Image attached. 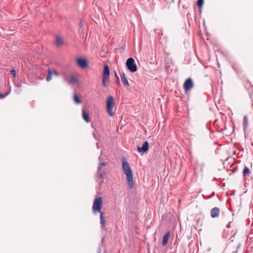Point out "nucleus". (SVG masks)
Returning a JSON list of instances; mask_svg holds the SVG:
<instances>
[{"label":"nucleus","instance_id":"16","mask_svg":"<svg viewBox=\"0 0 253 253\" xmlns=\"http://www.w3.org/2000/svg\"><path fill=\"white\" fill-rule=\"evenodd\" d=\"M250 173V169L247 166H245L243 171V176L245 177L249 175Z\"/></svg>","mask_w":253,"mask_h":253},{"label":"nucleus","instance_id":"9","mask_svg":"<svg viewBox=\"0 0 253 253\" xmlns=\"http://www.w3.org/2000/svg\"><path fill=\"white\" fill-rule=\"evenodd\" d=\"M219 209L217 207H214L211 209L210 213L212 218H215L218 216L219 214Z\"/></svg>","mask_w":253,"mask_h":253},{"label":"nucleus","instance_id":"30","mask_svg":"<svg viewBox=\"0 0 253 253\" xmlns=\"http://www.w3.org/2000/svg\"><path fill=\"white\" fill-rule=\"evenodd\" d=\"M96 147L98 149L99 148V145H98V143H96Z\"/></svg>","mask_w":253,"mask_h":253},{"label":"nucleus","instance_id":"29","mask_svg":"<svg viewBox=\"0 0 253 253\" xmlns=\"http://www.w3.org/2000/svg\"><path fill=\"white\" fill-rule=\"evenodd\" d=\"M115 76L116 77V80H117V77H118V76H117V73L116 72H115Z\"/></svg>","mask_w":253,"mask_h":253},{"label":"nucleus","instance_id":"12","mask_svg":"<svg viewBox=\"0 0 253 253\" xmlns=\"http://www.w3.org/2000/svg\"><path fill=\"white\" fill-rule=\"evenodd\" d=\"M169 234H170L169 231H168L164 236L163 238V241H162L163 246H165L167 244L168 239L169 237Z\"/></svg>","mask_w":253,"mask_h":253},{"label":"nucleus","instance_id":"24","mask_svg":"<svg viewBox=\"0 0 253 253\" xmlns=\"http://www.w3.org/2000/svg\"><path fill=\"white\" fill-rule=\"evenodd\" d=\"M107 165V162H101L99 163L98 168H102V167L106 166Z\"/></svg>","mask_w":253,"mask_h":253},{"label":"nucleus","instance_id":"18","mask_svg":"<svg viewBox=\"0 0 253 253\" xmlns=\"http://www.w3.org/2000/svg\"><path fill=\"white\" fill-rule=\"evenodd\" d=\"M100 224H101L102 227L104 228L105 220L104 218L103 213H100Z\"/></svg>","mask_w":253,"mask_h":253},{"label":"nucleus","instance_id":"14","mask_svg":"<svg viewBox=\"0 0 253 253\" xmlns=\"http://www.w3.org/2000/svg\"><path fill=\"white\" fill-rule=\"evenodd\" d=\"M121 79H122V82H123V83L126 86H128L129 85V83L126 77V75H125V74L124 73H123L121 76Z\"/></svg>","mask_w":253,"mask_h":253},{"label":"nucleus","instance_id":"5","mask_svg":"<svg viewBox=\"0 0 253 253\" xmlns=\"http://www.w3.org/2000/svg\"><path fill=\"white\" fill-rule=\"evenodd\" d=\"M194 86V83L191 78H188L184 82L183 87L184 90L187 92Z\"/></svg>","mask_w":253,"mask_h":253},{"label":"nucleus","instance_id":"25","mask_svg":"<svg viewBox=\"0 0 253 253\" xmlns=\"http://www.w3.org/2000/svg\"><path fill=\"white\" fill-rule=\"evenodd\" d=\"M10 73L13 75L14 77L16 76V72L14 69H12L10 71Z\"/></svg>","mask_w":253,"mask_h":253},{"label":"nucleus","instance_id":"3","mask_svg":"<svg viewBox=\"0 0 253 253\" xmlns=\"http://www.w3.org/2000/svg\"><path fill=\"white\" fill-rule=\"evenodd\" d=\"M102 207V199L101 197L96 198L94 201L92 211L94 212H99L100 213H103L101 211V208Z\"/></svg>","mask_w":253,"mask_h":253},{"label":"nucleus","instance_id":"28","mask_svg":"<svg viewBox=\"0 0 253 253\" xmlns=\"http://www.w3.org/2000/svg\"><path fill=\"white\" fill-rule=\"evenodd\" d=\"M165 65H166V68H168L169 67V64L168 63H166Z\"/></svg>","mask_w":253,"mask_h":253},{"label":"nucleus","instance_id":"11","mask_svg":"<svg viewBox=\"0 0 253 253\" xmlns=\"http://www.w3.org/2000/svg\"><path fill=\"white\" fill-rule=\"evenodd\" d=\"M82 116L83 119L85 120L86 122H89V120L88 113L84 108L82 109Z\"/></svg>","mask_w":253,"mask_h":253},{"label":"nucleus","instance_id":"20","mask_svg":"<svg viewBox=\"0 0 253 253\" xmlns=\"http://www.w3.org/2000/svg\"><path fill=\"white\" fill-rule=\"evenodd\" d=\"M56 44L57 46L62 45L63 44L62 39L57 37L56 39Z\"/></svg>","mask_w":253,"mask_h":253},{"label":"nucleus","instance_id":"22","mask_svg":"<svg viewBox=\"0 0 253 253\" xmlns=\"http://www.w3.org/2000/svg\"><path fill=\"white\" fill-rule=\"evenodd\" d=\"M10 93V91H7L5 93H0V99H2L4 97L8 95Z\"/></svg>","mask_w":253,"mask_h":253},{"label":"nucleus","instance_id":"19","mask_svg":"<svg viewBox=\"0 0 253 253\" xmlns=\"http://www.w3.org/2000/svg\"><path fill=\"white\" fill-rule=\"evenodd\" d=\"M52 72L50 69L48 70V75L46 77V80L47 82H49L52 79Z\"/></svg>","mask_w":253,"mask_h":253},{"label":"nucleus","instance_id":"17","mask_svg":"<svg viewBox=\"0 0 253 253\" xmlns=\"http://www.w3.org/2000/svg\"><path fill=\"white\" fill-rule=\"evenodd\" d=\"M74 101L76 104H80L81 103V100L79 96L77 93H75L74 95Z\"/></svg>","mask_w":253,"mask_h":253},{"label":"nucleus","instance_id":"4","mask_svg":"<svg viewBox=\"0 0 253 253\" xmlns=\"http://www.w3.org/2000/svg\"><path fill=\"white\" fill-rule=\"evenodd\" d=\"M126 66L127 69L132 73L135 72L137 70V66L134 59L131 57L128 58L126 61Z\"/></svg>","mask_w":253,"mask_h":253},{"label":"nucleus","instance_id":"26","mask_svg":"<svg viewBox=\"0 0 253 253\" xmlns=\"http://www.w3.org/2000/svg\"><path fill=\"white\" fill-rule=\"evenodd\" d=\"M52 74H53V75H55V76H58V75H59V73H58V72H57V71H54H54H52Z\"/></svg>","mask_w":253,"mask_h":253},{"label":"nucleus","instance_id":"32","mask_svg":"<svg viewBox=\"0 0 253 253\" xmlns=\"http://www.w3.org/2000/svg\"><path fill=\"white\" fill-rule=\"evenodd\" d=\"M16 91L18 93H19L20 90L19 89V90H18V89H17Z\"/></svg>","mask_w":253,"mask_h":253},{"label":"nucleus","instance_id":"31","mask_svg":"<svg viewBox=\"0 0 253 253\" xmlns=\"http://www.w3.org/2000/svg\"><path fill=\"white\" fill-rule=\"evenodd\" d=\"M80 26H81V27H83V24H82V22H80Z\"/></svg>","mask_w":253,"mask_h":253},{"label":"nucleus","instance_id":"1","mask_svg":"<svg viewBox=\"0 0 253 253\" xmlns=\"http://www.w3.org/2000/svg\"><path fill=\"white\" fill-rule=\"evenodd\" d=\"M122 168L124 173L126 175V180L129 188L132 189L133 187V179L132 172L128 163L126 161H123Z\"/></svg>","mask_w":253,"mask_h":253},{"label":"nucleus","instance_id":"6","mask_svg":"<svg viewBox=\"0 0 253 253\" xmlns=\"http://www.w3.org/2000/svg\"><path fill=\"white\" fill-rule=\"evenodd\" d=\"M76 62L77 65L82 69H85L88 66L87 60L83 58H79L77 59Z\"/></svg>","mask_w":253,"mask_h":253},{"label":"nucleus","instance_id":"15","mask_svg":"<svg viewBox=\"0 0 253 253\" xmlns=\"http://www.w3.org/2000/svg\"><path fill=\"white\" fill-rule=\"evenodd\" d=\"M248 126V118L247 116L245 115L243 117V126L244 130H246Z\"/></svg>","mask_w":253,"mask_h":253},{"label":"nucleus","instance_id":"21","mask_svg":"<svg viewBox=\"0 0 253 253\" xmlns=\"http://www.w3.org/2000/svg\"><path fill=\"white\" fill-rule=\"evenodd\" d=\"M108 79L102 78V84L104 86L107 87L109 84V82L108 81Z\"/></svg>","mask_w":253,"mask_h":253},{"label":"nucleus","instance_id":"13","mask_svg":"<svg viewBox=\"0 0 253 253\" xmlns=\"http://www.w3.org/2000/svg\"><path fill=\"white\" fill-rule=\"evenodd\" d=\"M97 174L100 178H103L105 175V171L102 169V168H98Z\"/></svg>","mask_w":253,"mask_h":253},{"label":"nucleus","instance_id":"8","mask_svg":"<svg viewBox=\"0 0 253 253\" xmlns=\"http://www.w3.org/2000/svg\"><path fill=\"white\" fill-rule=\"evenodd\" d=\"M65 80L67 81L68 84L70 85H73L77 84L78 82V80L76 77L74 75H71L69 79H67L66 77L64 78Z\"/></svg>","mask_w":253,"mask_h":253},{"label":"nucleus","instance_id":"27","mask_svg":"<svg viewBox=\"0 0 253 253\" xmlns=\"http://www.w3.org/2000/svg\"><path fill=\"white\" fill-rule=\"evenodd\" d=\"M117 84H118V85L119 86H120L121 85V83H120V79H119V77H117Z\"/></svg>","mask_w":253,"mask_h":253},{"label":"nucleus","instance_id":"33","mask_svg":"<svg viewBox=\"0 0 253 253\" xmlns=\"http://www.w3.org/2000/svg\"><path fill=\"white\" fill-rule=\"evenodd\" d=\"M101 160V156H100L99 158V160Z\"/></svg>","mask_w":253,"mask_h":253},{"label":"nucleus","instance_id":"7","mask_svg":"<svg viewBox=\"0 0 253 253\" xmlns=\"http://www.w3.org/2000/svg\"><path fill=\"white\" fill-rule=\"evenodd\" d=\"M149 146V143L147 141H145L143 143L142 147H137V150L140 153H145L148 150Z\"/></svg>","mask_w":253,"mask_h":253},{"label":"nucleus","instance_id":"23","mask_svg":"<svg viewBox=\"0 0 253 253\" xmlns=\"http://www.w3.org/2000/svg\"><path fill=\"white\" fill-rule=\"evenodd\" d=\"M204 2V0H198L197 4L199 7H201L202 6Z\"/></svg>","mask_w":253,"mask_h":253},{"label":"nucleus","instance_id":"10","mask_svg":"<svg viewBox=\"0 0 253 253\" xmlns=\"http://www.w3.org/2000/svg\"><path fill=\"white\" fill-rule=\"evenodd\" d=\"M109 67L107 65H105L104 66L103 72V78L109 79L110 76Z\"/></svg>","mask_w":253,"mask_h":253},{"label":"nucleus","instance_id":"2","mask_svg":"<svg viewBox=\"0 0 253 253\" xmlns=\"http://www.w3.org/2000/svg\"><path fill=\"white\" fill-rule=\"evenodd\" d=\"M115 106V99L113 96H109L106 100L107 112L111 117L114 115L113 109Z\"/></svg>","mask_w":253,"mask_h":253}]
</instances>
